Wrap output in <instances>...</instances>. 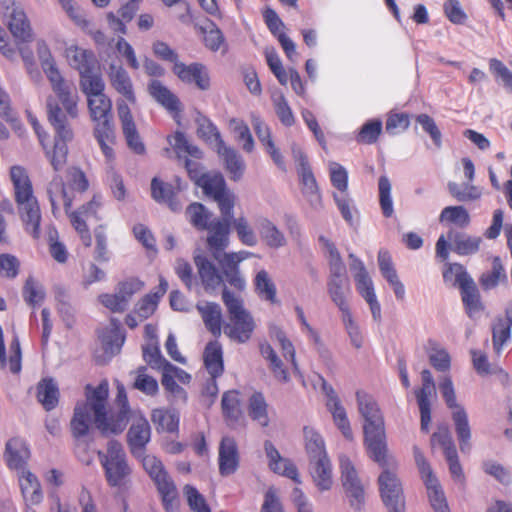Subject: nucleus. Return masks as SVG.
Listing matches in <instances>:
<instances>
[{
	"label": "nucleus",
	"mask_w": 512,
	"mask_h": 512,
	"mask_svg": "<svg viewBox=\"0 0 512 512\" xmlns=\"http://www.w3.org/2000/svg\"><path fill=\"white\" fill-rule=\"evenodd\" d=\"M109 383L102 380L98 386L87 384L85 401L78 402L70 421V429L75 439V454L82 462L90 464L89 444L83 440L89 434L91 424L103 434L121 433L127 426L131 409L126 390L122 384L117 386L115 405L117 409L107 410Z\"/></svg>",
	"instance_id": "1"
},
{
	"label": "nucleus",
	"mask_w": 512,
	"mask_h": 512,
	"mask_svg": "<svg viewBox=\"0 0 512 512\" xmlns=\"http://www.w3.org/2000/svg\"><path fill=\"white\" fill-rule=\"evenodd\" d=\"M88 188L89 181L85 173L78 167L68 169L67 184L64 183L61 176L56 175L47 188L52 214L58 217L63 209L85 247L92 245V237L86 221L91 218L99 219L97 213L102 206L101 197L94 195L90 201L76 210L71 211V208L74 201L77 200V196L86 192Z\"/></svg>",
	"instance_id": "2"
},
{
	"label": "nucleus",
	"mask_w": 512,
	"mask_h": 512,
	"mask_svg": "<svg viewBox=\"0 0 512 512\" xmlns=\"http://www.w3.org/2000/svg\"><path fill=\"white\" fill-rule=\"evenodd\" d=\"M48 121L55 131L54 143L49 147L46 141L49 139L48 133L42 128L37 118L31 113L28 114V120L33 127L39 142L44 149L45 156L49 160L55 172L61 171L67 163L68 145L73 139V130L69 120L72 119L61 107L54 97L47 99Z\"/></svg>",
	"instance_id": "3"
},
{
	"label": "nucleus",
	"mask_w": 512,
	"mask_h": 512,
	"mask_svg": "<svg viewBox=\"0 0 512 512\" xmlns=\"http://www.w3.org/2000/svg\"><path fill=\"white\" fill-rule=\"evenodd\" d=\"M358 410L364 418V445L368 456L385 467L387 461V443L382 412L373 396L363 391L356 393Z\"/></svg>",
	"instance_id": "4"
},
{
	"label": "nucleus",
	"mask_w": 512,
	"mask_h": 512,
	"mask_svg": "<svg viewBox=\"0 0 512 512\" xmlns=\"http://www.w3.org/2000/svg\"><path fill=\"white\" fill-rule=\"evenodd\" d=\"M10 179L13 184L15 202L25 231L34 239H39L41 235V210L38 200L34 195L29 174L24 167L14 165L10 168Z\"/></svg>",
	"instance_id": "5"
},
{
	"label": "nucleus",
	"mask_w": 512,
	"mask_h": 512,
	"mask_svg": "<svg viewBox=\"0 0 512 512\" xmlns=\"http://www.w3.org/2000/svg\"><path fill=\"white\" fill-rule=\"evenodd\" d=\"M186 216L195 229L207 231L206 243L214 256L228 247L232 216L213 218L212 212L199 202H193L187 207Z\"/></svg>",
	"instance_id": "6"
},
{
	"label": "nucleus",
	"mask_w": 512,
	"mask_h": 512,
	"mask_svg": "<svg viewBox=\"0 0 512 512\" xmlns=\"http://www.w3.org/2000/svg\"><path fill=\"white\" fill-rule=\"evenodd\" d=\"M305 450L309 457L310 474L320 490H329L333 483L332 466L323 437L314 428L303 429Z\"/></svg>",
	"instance_id": "7"
},
{
	"label": "nucleus",
	"mask_w": 512,
	"mask_h": 512,
	"mask_svg": "<svg viewBox=\"0 0 512 512\" xmlns=\"http://www.w3.org/2000/svg\"><path fill=\"white\" fill-rule=\"evenodd\" d=\"M222 300L229 314L224 333L234 342H247L252 336L255 323L251 314L244 308L243 300L226 288L222 291Z\"/></svg>",
	"instance_id": "8"
},
{
	"label": "nucleus",
	"mask_w": 512,
	"mask_h": 512,
	"mask_svg": "<svg viewBox=\"0 0 512 512\" xmlns=\"http://www.w3.org/2000/svg\"><path fill=\"white\" fill-rule=\"evenodd\" d=\"M97 455L107 484L110 487L127 488L132 469L122 444L116 440H110L106 452L98 451Z\"/></svg>",
	"instance_id": "9"
},
{
	"label": "nucleus",
	"mask_w": 512,
	"mask_h": 512,
	"mask_svg": "<svg viewBox=\"0 0 512 512\" xmlns=\"http://www.w3.org/2000/svg\"><path fill=\"white\" fill-rule=\"evenodd\" d=\"M439 388L447 407L452 410L455 432L458 437L460 449L464 452L469 449V441L471 438L467 412L463 406L457 403L453 382L449 376H445L440 381Z\"/></svg>",
	"instance_id": "10"
},
{
	"label": "nucleus",
	"mask_w": 512,
	"mask_h": 512,
	"mask_svg": "<svg viewBox=\"0 0 512 512\" xmlns=\"http://www.w3.org/2000/svg\"><path fill=\"white\" fill-rule=\"evenodd\" d=\"M203 190V193L212 198L218 205L222 216H233L236 205V195L227 188L222 174L207 172L201 177L196 185Z\"/></svg>",
	"instance_id": "11"
},
{
	"label": "nucleus",
	"mask_w": 512,
	"mask_h": 512,
	"mask_svg": "<svg viewBox=\"0 0 512 512\" xmlns=\"http://www.w3.org/2000/svg\"><path fill=\"white\" fill-rule=\"evenodd\" d=\"M388 464L378 478L381 498L389 512H404L405 502L401 482L397 474L390 470L395 467V461L387 454Z\"/></svg>",
	"instance_id": "12"
},
{
	"label": "nucleus",
	"mask_w": 512,
	"mask_h": 512,
	"mask_svg": "<svg viewBox=\"0 0 512 512\" xmlns=\"http://www.w3.org/2000/svg\"><path fill=\"white\" fill-rule=\"evenodd\" d=\"M413 454L415 463L417 465V468L419 470L421 479L423 480L429 501L431 503V506L433 507L435 512H450L449 507L446 501V497L444 494V491L433 473V470L429 464V462L426 460L425 456L421 452V450L417 447H413Z\"/></svg>",
	"instance_id": "13"
},
{
	"label": "nucleus",
	"mask_w": 512,
	"mask_h": 512,
	"mask_svg": "<svg viewBox=\"0 0 512 512\" xmlns=\"http://www.w3.org/2000/svg\"><path fill=\"white\" fill-rule=\"evenodd\" d=\"M168 290V282L163 276L159 277V285L144 295L135 304L132 312L126 315L125 323L130 329H135L139 322L151 317L157 310L161 298Z\"/></svg>",
	"instance_id": "14"
},
{
	"label": "nucleus",
	"mask_w": 512,
	"mask_h": 512,
	"mask_svg": "<svg viewBox=\"0 0 512 512\" xmlns=\"http://www.w3.org/2000/svg\"><path fill=\"white\" fill-rule=\"evenodd\" d=\"M44 72L49 79L52 89L56 94V100L66 110L67 114L75 119L78 116L77 97L73 95L70 86L63 79L60 71L52 61L43 62Z\"/></svg>",
	"instance_id": "15"
},
{
	"label": "nucleus",
	"mask_w": 512,
	"mask_h": 512,
	"mask_svg": "<svg viewBox=\"0 0 512 512\" xmlns=\"http://www.w3.org/2000/svg\"><path fill=\"white\" fill-rule=\"evenodd\" d=\"M341 481L351 507L360 510L364 505L365 492L364 487L358 477L355 466L346 455L339 458Z\"/></svg>",
	"instance_id": "16"
},
{
	"label": "nucleus",
	"mask_w": 512,
	"mask_h": 512,
	"mask_svg": "<svg viewBox=\"0 0 512 512\" xmlns=\"http://www.w3.org/2000/svg\"><path fill=\"white\" fill-rule=\"evenodd\" d=\"M3 4L6 5L4 14H9L8 28L17 44L32 42L33 31L24 11L15 7L12 0H3Z\"/></svg>",
	"instance_id": "17"
},
{
	"label": "nucleus",
	"mask_w": 512,
	"mask_h": 512,
	"mask_svg": "<svg viewBox=\"0 0 512 512\" xmlns=\"http://www.w3.org/2000/svg\"><path fill=\"white\" fill-rule=\"evenodd\" d=\"M422 385L415 390V397L420 410L421 430L428 432L431 422V402L430 398L436 395V387L433 376L428 369L421 372Z\"/></svg>",
	"instance_id": "18"
},
{
	"label": "nucleus",
	"mask_w": 512,
	"mask_h": 512,
	"mask_svg": "<svg viewBox=\"0 0 512 512\" xmlns=\"http://www.w3.org/2000/svg\"><path fill=\"white\" fill-rule=\"evenodd\" d=\"M117 112L127 146L135 154L144 155L146 147L137 130L129 106L124 102H117Z\"/></svg>",
	"instance_id": "19"
},
{
	"label": "nucleus",
	"mask_w": 512,
	"mask_h": 512,
	"mask_svg": "<svg viewBox=\"0 0 512 512\" xmlns=\"http://www.w3.org/2000/svg\"><path fill=\"white\" fill-rule=\"evenodd\" d=\"M240 466V452L235 438L222 437L218 448V470L221 476L233 475Z\"/></svg>",
	"instance_id": "20"
},
{
	"label": "nucleus",
	"mask_w": 512,
	"mask_h": 512,
	"mask_svg": "<svg viewBox=\"0 0 512 512\" xmlns=\"http://www.w3.org/2000/svg\"><path fill=\"white\" fill-rule=\"evenodd\" d=\"M107 76L111 87L122 97L120 102L135 105L137 97L132 79L126 69L122 65L111 64Z\"/></svg>",
	"instance_id": "21"
},
{
	"label": "nucleus",
	"mask_w": 512,
	"mask_h": 512,
	"mask_svg": "<svg viewBox=\"0 0 512 512\" xmlns=\"http://www.w3.org/2000/svg\"><path fill=\"white\" fill-rule=\"evenodd\" d=\"M150 439L151 426L148 420L142 415L135 417L127 432V444L131 454L135 457L143 456Z\"/></svg>",
	"instance_id": "22"
},
{
	"label": "nucleus",
	"mask_w": 512,
	"mask_h": 512,
	"mask_svg": "<svg viewBox=\"0 0 512 512\" xmlns=\"http://www.w3.org/2000/svg\"><path fill=\"white\" fill-rule=\"evenodd\" d=\"M173 73L186 84H195L200 90H208L210 87V76L206 66L194 62L189 65L177 62L173 65Z\"/></svg>",
	"instance_id": "23"
},
{
	"label": "nucleus",
	"mask_w": 512,
	"mask_h": 512,
	"mask_svg": "<svg viewBox=\"0 0 512 512\" xmlns=\"http://www.w3.org/2000/svg\"><path fill=\"white\" fill-rule=\"evenodd\" d=\"M253 254L248 251L225 253L219 263L228 283L238 290L245 288V280L240 275L239 264Z\"/></svg>",
	"instance_id": "24"
},
{
	"label": "nucleus",
	"mask_w": 512,
	"mask_h": 512,
	"mask_svg": "<svg viewBox=\"0 0 512 512\" xmlns=\"http://www.w3.org/2000/svg\"><path fill=\"white\" fill-rule=\"evenodd\" d=\"M264 449L268 458V466L274 473L290 478L297 484L301 483L295 464L291 460L283 458L271 441H265Z\"/></svg>",
	"instance_id": "25"
},
{
	"label": "nucleus",
	"mask_w": 512,
	"mask_h": 512,
	"mask_svg": "<svg viewBox=\"0 0 512 512\" xmlns=\"http://www.w3.org/2000/svg\"><path fill=\"white\" fill-rule=\"evenodd\" d=\"M88 110L94 128H105L113 126L112 101L106 94L87 98Z\"/></svg>",
	"instance_id": "26"
},
{
	"label": "nucleus",
	"mask_w": 512,
	"mask_h": 512,
	"mask_svg": "<svg viewBox=\"0 0 512 512\" xmlns=\"http://www.w3.org/2000/svg\"><path fill=\"white\" fill-rule=\"evenodd\" d=\"M327 289L331 300L339 308L342 315H348L350 309L346 302V294L350 291V284L346 272L330 273Z\"/></svg>",
	"instance_id": "27"
},
{
	"label": "nucleus",
	"mask_w": 512,
	"mask_h": 512,
	"mask_svg": "<svg viewBox=\"0 0 512 512\" xmlns=\"http://www.w3.org/2000/svg\"><path fill=\"white\" fill-rule=\"evenodd\" d=\"M323 389L327 396L326 406L333 416L335 425L346 439L352 440L353 433L345 408L342 406L337 394L332 389V387L328 388L324 384Z\"/></svg>",
	"instance_id": "28"
},
{
	"label": "nucleus",
	"mask_w": 512,
	"mask_h": 512,
	"mask_svg": "<svg viewBox=\"0 0 512 512\" xmlns=\"http://www.w3.org/2000/svg\"><path fill=\"white\" fill-rule=\"evenodd\" d=\"M148 92L159 104L172 114L174 118L180 116L182 110L180 100L159 80H152L148 84Z\"/></svg>",
	"instance_id": "29"
},
{
	"label": "nucleus",
	"mask_w": 512,
	"mask_h": 512,
	"mask_svg": "<svg viewBox=\"0 0 512 512\" xmlns=\"http://www.w3.org/2000/svg\"><path fill=\"white\" fill-rule=\"evenodd\" d=\"M4 457L10 469L23 470L30 458V450L23 439L15 437L6 443Z\"/></svg>",
	"instance_id": "30"
},
{
	"label": "nucleus",
	"mask_w": 512,
	"mask_h": 512,
	"mask_svg": "<svg viewBox=\"0 0 512 512\" xmlns=\"http://www.w3.org/2000/svg\"><path fill=\"white\" fill-rule=\"evenodd\" d=\"M138 10L139 7L136 6L135 3L125 2L120 6L117 13L112 11L108 12L106 14V20L111 31L115 34L126 35L127 24L134 19Z\"/></svg>",
	"instance_id": "31"
},
{
	"label": "nucleus",
	"mask_w": 512,
	"mask_h": 512,
	"mask_svg": "<svg viewBox=\"0 0 512 512\" xmlns=\"http://www.w3.org/2000/svg\"><path fill=\"white\" fill-rule=\"evenodd\" d=\"M64 56L68 64L76 69L79 74L95 69L97 60L92 50L81 48L77 45L66 47Z\"/></svg>",
	"instance_id": "32"
},
{
	"label": "nucleus",
	"mask_w": 512,
	"mask_h": 512,
	"mask_svg": "<svg viewBox=\"0 0 512 512\" xmlns=\"http://www.w3.org/2000/svg\"><path fill=\"white\" fill-rule=\"evenodd\" d=\"M223 417L226 424L235 428L236 425L244 421L239 392L237 390H229L224 392L221 400Z\"/></svg>",
	"instance_id": "33"
},
{
	"label": "nucleus",
	"mask_w": 512,
	"mask_h": 512,
	"mask_svg": "<svg viewBox=\"0 0 512 512\" xmlns=\"http://www.w3.org/2000/svg\"><path fill=\"white\" fill-rule=\"evenodd\" d=\"M512 328V306L505 309L504 317H497L492 325V343L494 351L500 354L503 346L510 340Z\"/></svg>",
	"instance_id": "34"
},
{
	"label": "nucleus",
	"mask_w": 512,
	"mask_h": 512,
	"mask_svg": "<svg viewBox=\"0 0 512 512\" xmlns=\"http://www.w3.org/2000/svg\"><path fill=\"white\" fill-rule=\"evenodd\" d=\"M21 492L25 502L29 505H38L43 500L41 484L33 473L23 469L18 478Z\"/></svg>",
	"instance_id": "35"
},
{
	"label": "nucleus",
	"mask_w": 512,
	"mask_h": 512,
	"mask_svg": "<svg viewBox=\"0 0 512 512\" xmlns=\"http://www.w3.org/2000/svg\"><path fill=\"white\" fill-rule=\"evenodd\" d=\"M204 367L212 378L220 377L224 372L223 349L218 341L207 343L203 352Z\"/></svg>",
	"instance_id": "36"
},
{
	"label": "nucleus",
	"mask_w": 512,
	"mask_h": 512,
	"mask_svg": "<svg viewBox=\"0 0 512 512\" xmlns=\"http://www.w3.org/2000/svg\"><path fill=\"white\" fill-rule=\"evenodd\" d=\"M194 263L206 290L216 289L223 283L222 275L216 266L204 255H196Z\"/></svg>",
	"instance_id": "37"
},
{
	"label": "nucleus",
	"mask_w": 512,
	"mask_h": 512,
	"mask_svg": "<svg viewBox=\"0 0 512 512\" xmlns=\"http://www.w3.org/2000/svg\"><path fill=\"white\" fill-rule=\"evenodd\" d=\"M447 238L452 243L453 251L460 256H468L479 251L482 239L479 236H472L466 233L450 230Z\"/></svg>",
	"instance_id": "38"
},
{
	"label": "nucleus",
	"mask_w": 512,
	"mask_h": 512,
	"mask_svg": "<svg viewBox=\"0 0 512 512\" xmlns=\"http://www.w3.org/2000/svg\"><path fill=\"white\" fill-rule=\"evenodd\" d=\"M9 359L6 357V349L4 344V336L3 330L0 326V368L4 369L7 364L9 365V370L13 374H18L21 371L22 364V353L20 347V341L17 336H14L9 344Z\"/></svg>",
	"instance_id": "39"
},
{
	"label": "nucleus",
	"mask_w": 512,
	"mask_h": 512,
	"mask_svg": "<svg viewBox=\"0 0 512 512\" xmlns=\"http://www.w3.org/2000/svg\"><path fill=\"white\" fill-rule=\"evenodd\" d=\"M218 155L223 159L226 171L233 181H238L242 178L245 171V163L242 156L233 148L221 144L217 148Z\"/></svg>",
	"instance_id": "40"
},
{
	"label": "nucleus",
	"mask_w": 512,
	"mask_h": 512,
	"mask_svg": "<svg viewBox=\"0 0 512 512\" xmlns=\"http://www.w3.org/2000/svg\"><path fill=\"white\" fill-rule=\"evenodd\" d=\"M59 388L53 378H42L36 387V397L47 411L53 410L59 402Z\"/></svg>",
	"instance_id": "41"
},
{
	"label": "nucleus",
	"mask_w": 512,
	"mask_h": 512,
	"mask_svg": "<svg viewBox=\"0 0 512 512\" xmlns=\"http://www.w3.org/2000/svg\"><path fill=\"white\" fill-rule=\"evenodd\" d=\"M459 289L465 311L470 318L475 317L476 314L484 310L479 290L473 279L463 283Z\"/></svg>",
	"instance_id": "42"
},
{
	"label": "nucleus",
	"mask_w": 512,
	"mask_h": 512,
	"mask_svg": "<svg viewBox=\"0 0 512 512\" xmlns=\"http://www.w3.org/2000/svg\"><path fill=\"white\" fill-rule=\"evenodd\" d=\"M151 196L159 203H166L172 211L180 209V202L176 199V191L172 184L165 183L157 177L151 182Z\"/></svg>",
	"instance_id": "43"
},
{
	"label": "nucleus",
	"mask_w": 512,
	"mask_h": 512,
	"mask_svg": "<svg viewBox=\"0 0 512 512\" xmlns=\"http://www.w3.org/2000/svg\"><path fill=\"white\" fill-rule=\"evenodd\" d=\"M506 270L502 264L500 257L495 256L492 259L491 270L481 274L479 277V284L483 290L489 291L496 288L500 284L507 283Z\"/></svg>",
	"instance_id": "44"
},
{
	"label": "nucleus",
	"mask_w": 512,
	"mask_h": 512,
	"mask_svg": "<svg viewBox=\"0 0 512 512\" xmlns=\"http://www.w3.org/2000/svg\"><path fill=\"white\" fill-rule=\"evenodd\" d=\"M258 230L262 240L270 248L277 249L286 244L284 234L268 218L263 217L258 220Z\"/></svg>",
	"instance_id": "45"
},
{
	"label": "nucleus",
	"mask_w": 512,
	"mask_h": 512,
	"mask_svg": "<svg viewBox=\"0 0 512 512\" xmlns=\"http://www.w3.org/2000/svg\"><path fill=\"white\" fill-rule=\"evenodd\" d=\"M268 403L261 392H254L248 401V414L253 421L262 427L269 425Z\"/></svg>",
	"instance_id": "46"
},
{
	"label": "nucleus",
	"mask_w": 512,
	"mask_h": 512,
	"mask_svg": "<svg viewBox=\"0 0 512 512\" xmlns=\"http://www.w3.org/2000/svg\"><path fill=\"white\" fill-rule=\"evenodd\" d=\"M425 351L428 355L429 362L434 369L441 372H446L450 369V355L437 341L429 339L425 346Z\"/></svg>",
	"instance_id": "47"
},
{
	"label": "nucleus",
	"mask_w": 512,
	"mask_h": 512,
	"mask_svg": "<svg viewBox=\"0 0 512 512\" xmlns=\"http://www.w3.org/2000/svg\"><path fill=\"white\" fill-rule=\"evenodd\" d=\"M141 457L143 468L154 481L157 488L173 481L165 470L161 460L153 455L143 454Z\"/></svg>",
	"instance_id": "48"
},
{
	"label": "nucleus",
	"mask_w": 512,
	"mask_h": 512,
	"mask_svg": "<svg viewBox=\"0 0 512 512\" xmlns=\"http://www.w3.org/2000/svg\"><path fill=\"white\" fill-rule=\"evenodd\" d=\"M206 328L218 338L221 335V308L216 303L197 305Z\"/></svg>",
	"instance_id": "49"
},
{
	"label": "nucleus",
	"mask_w": 512,
	"mask_h": 512,
	"mask_svg": "<svg viewBox=\"0 0 512 512\" xmlns=\"http://www.w3.org/2000/svg\"><path fill=\"white\" fill-rule=\"evenodd\" d=\"M260 352L261 355L269 362V368L273 376L280 382H288L290 379L289 372L284 366V363L277 356L272 346L267 342L261 343Z\"/></svg>",
	"instance_id": "50"
},
{
	"label": "nucleus",
	"mask_w": 512,
	"mask_h": 512,
	"mask_svg": "<svg viewBox=\"0 0 512 512\" xmlns=\"http://www.w3.org/2000/svg\"><path fill=\"white\" fill-rule=\"evenodd\" d=\"M151 420L158 432L175 433L179 428V416L167 409H154L151 413Z\"/></svg>",
	"instance_id": "51"
},
{
	"label": "nucleus",
	"mask_w": 512,
	"mask_h": 512,
	"mask_svg": "<svg viewBox=\"0 0 512 512\" xmlns=\"http://www.w3.org/2000/svg\"><path fill=\"white\" fill-rule=\"evenodd\" d=\"M255 291L258 296L271 304L278 303L277 289L266 270H260L254 278Z\"/></svg>",
	"instance_id": "52"
},
{
	"label": "nucleus",
	"mask_w": 512,
	"mask_h": 512,
	"mask_svg": "<svg viewBox=\"0 0 512 512\" xmlns=\"http://www.w3.org/2000/svg\"><path fill=\"white\" fill-rule=\"evenodd\" d=\"M89 69L88 72L81 73L80 87L87 98L105 94V82L100 73Z\"/></svg>",
	"instance_id": "53"
},
{
	"label": "nucleus",
	"mask_w": 512,
	"mask_h": 512,
	"mask_svg": "<svg viewBox=\"0 0 512 512\" xmlns=\"http://www.w3.org/2000/svg\"><path fill=\"white\" fill-rule=\"evenodd\" d=\"M94 137L97 140L103 155L108 164L115 161V151L113 146L116 142L114 127L94 128Z\"/></svg>",
	"instance_id": "54"
},
{
	"label": "nucleus",
	"mask_w": 512,
	"mask_h": 512,
	"mask_svg": "<svg viewBox=\"0 0 512 512\" xmlns=\"http://www.w3.org/2000/svg\"><path fill=\"white\" fill-rule=\"evenodd\" d=\"M441 223L453 224L458 228H466L470 225L471 218L464 206L445 207L439 216Z\"/></svg>",
	"instance_id": "55"
},
{
	"label": "nucleus",
	"mask_w": 512,
	"mask_h": 512,
	"mask_svg": "<svg viewBox=\"0 0 512 512\" xmlns=\"http://www.w3.org/2000/svg\"><path fill=\"white\" fill-rule=\"evenodd\" d=\"M48 250L51 257L59 264H65L69 258V252L63 242L59 239V233L54 226L46 230Z\"/></svg>",
	"instance_id": "56"
},
{
	"label": "nucleus",
	"mask_w": 512,
	"mask_h": 512,
	"mask_svg": "<svg viewBox=\"0 0 512 512\" xmlns=\"http://www.w3.org/2000/svg\"><path fill=\"white\" fill-rule=\"evenodd\" d=\"M229 127L235 135V140L242 145L245 152H252L254 149V139L249 126L244 120L232 118L229 121Z\"/></svg>",
	"instance_id": "57"
},
{
	"label": "nucleus",
	"mask_w": 512,
	"mask_h": 512,
	"mask_svg": "<svg viewBox=\"0 0 512 512\" xmlns=\"http://www.w3.org/2000/svg\"><path fill=\"white\" fill-rule=\"evenodd\" d=\"M270 336L272 339H275L278 342L282 350L283 357L287 362L291 363L294 372L299 373L298 364L295 359L294 346L292 342L286 337L285 332L281 328L273 326L270 328Z\"/></svg>",
	"instance_id": "58"
},
{
	"label": "nucleus",
	"mask_w": 512,
	"mask_h": 512,
	"mask_svg": "<svg viewBox=\"0 0 512 512\" xmlns=\"http://www.w3.org/2000/svg\"><path fill=\"white\" fill-rule=\"evenodd\" d=\"M298 174L302 191L304 194L317 195L319 197V189L316 179L305 155L300 157Z\"/></svg>",
	"instance_id": "59"
},
{
	"label": "nucleus",
	"mask_w": 512,
	"mask_h": 512,
	"mask_svg": "<svg viewBox=\"0 0 512 512\" xmlns=\"http://www.w3.org/2000/svg\"><path fill=\"white\" fill-rule=\"evenodd\" d=\"M431 447L432 449L440 447L445 458L457 453L451 432L447 426L438 427L437 431L432 434Z\"/></svg>",
	"instance_id": "60"
},
{
	"label": "nucleus",
	"mask_w": 512,
	"mask_h": 512,
	"mask_svg": "<svg viewBox=\"0 0 512 512\" xmlns=\"http://www.w3.org/2000/svg\"><path fill=\"white\" fill-rule=\"evenodd\" d=\"M230 223L242 244L253 247L258 243L257 236L246 217L240 216L235 219L232 217Z\"/></svg>",
	"instance_id": "61"
},
{
	"label": "nucleus",
	"mask_w": 512,
	"mask_h": 512,
	"mask_svg": "<svg viewBox=\"0 0 512 512\" xmlns=\"http://www.w3.org/2000/svg\"><path fill=\"white\" fill-rule=\"evenodd\" d=\"M167 141L179 158L186 157L188 155L198 157L200 154L199 149L190 145L182 132L177 131L174 134L169 135L167 137Z\"/></svg>",
	"instance_id": "62"
},
{
	"label": "nucleus",
	"mask_w": 512,
	"mask_h": 512,
	"mask_svg": "<svg viewBox=\"0 0 512 512\" xmlns=\"http://www.w3.org/2000/svg\"><path fill=\"white\" fill-rule=\"evenodd\" d=\"M442 274L445 282H451L459 287L462 286L463 283L472 280L465 267L460 263H446Z\"/></svg>",
	"instance_id": "63"
},
{
	"label": "nucleus",
	"mask_w": 512,
	"mask_h": 512,
	"mask_svg": "<svg viewBox=\"0 0 512 512\" xmlns=\"http://www.w3.org/2000/svg\"><path fill=\"white\" fill-rule=\"evenodd\" d=\"M157 490L161 496L162 504L166 512H178L180 501L174 482L172 481L160 486Z\"/></svg>",
	"instance_id": "64"
}]
</instances>
